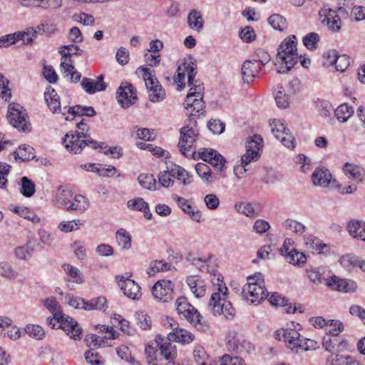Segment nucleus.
<instances>
[{
    "mask_svg": "<svg viewBox=\"0 0 365 365\" xmlns=\"http://www.w3.org/2000/svg\"><path fill=\"white\" fill-rule=\"evenodd\" d=\"M334 110L336 119L341 123L346 122L354 114V108L348 103H342Z\"/></svg>",
    "mask_w": 365,
    "mask_h": 365,
    "instance_id": "nucleus-37",
    "label": "nucleus"
},
{
    "mask_svg": "<svg viewBox=\"0 0 365 365\" xmlns=\"http://www.w3.org/2000/svg\"><path fill=\"white\" fill-rule=\"evenodd\" d=\"M194 340V335L190 331L180 329L179 327L175 332L168 334V341H175L182 344H190Z\"/></svg>",
    "mask_w": 365,
    "mask_h": 365,
    "instance_id": "nucleus-30",
    "label": "nucleus"
},
{
    "mask_svg": "<svg viewBox=\"0 0 365 365\" xmlns=\"http://www.w3.org/2000/svg\"><path fill=\"white\" fill-rule=\"evenodd\" d=\"M88 200L81 195H76L74 197L73 196V200H71L69 207H68L67 211L74 210L78 213H83L88 208Z\"/></svg>",
    "mask_w": 365,
    "mask_h": 365,
    "instance_id": "nucleus-31",
    "label": "nucleus"
},
{
    "mask_svg": "<svg viewBox=\"0 0 365 365\" xmlns=\"http://www.w3.org/2000/svg\"><path fill=\"white\" fill-rule=\"evenodd\" d=\"M63 270L69 277V280L75 283H82L83 280L81 277L79 269L69 264H65L63 265Z\"/></svg>",
    "mask_w": 365,
    "mask_h": 365,
    "instance_id": "nucleus-51",
    "label": "nucleus"
},
{
    "mask_svg": "<svg viewBox=\"0 0 365 365\" xmlns=\"http://www.w3.org/2000/svg\"><path fill=\"white\" fill-rule=\"evenodd\" d=\"M44 98L49 109L53 113H57L58 111H61V113L63 111V110H62L61 109L59 96H58L56 91L51 86L47 88L46 92L44 93Z\"/></svg>",
    "mask_w": 365,
    "mask_h": 365,
    "instance_id": "nucleus-27",
    "label": "nucleus"
},
{
    "mask_svg": "<svg viewBox=\"0 0 365 365\" xmlns=\"http://www.w3.org/2000/svg\"><path fill=\"white\" fill-rule=\"evenodd\" d=\"M186 282L195 297L200 298L205 294V285L200 277L189 276L186 279Z\"/></svg>",
    "mask_w": 365,
    "mask_h": 365,
    "instance_id": "nucleus-26",
    "label": "nucleus"
},
{
    "mask_svg": "<svg viewBox=\"0 0 365 365\" xmlns=\"http://www.w3.org/2000/svg\"><path fill=\"white\" fill-rule=\"evenodd\" d=\"M138 180L140 185L148 190H155L156 187V180L151 174L143 173L140 174Z\"/></svg>",
    "mask_w": 365,
    "mask_h": 365,
    "instance_id": "nucleus-52",
    "label": "nucleus"
},
{
    "mask_svg": "<svg viewBox=\"0 0 365 365\" xmlns=\"http://www.w3.org/2000/svg\"><path fill=\"white\" fill-rule=\"evenodd\" d=\"M263 140L259 135H255L250 140L246 143V150L248 152H255L259 153V150L262 148Z\"/></svg>",
    "mask_w": 365,
    "mask_h": 365,
    "instance_id": "nucleus-62",
    "label": "nucleus"
},
{
    "mask_svg": "<svg viewBox=\"0 0 365 365\" xmlns=\"http://www.w3.org/2000/svg\"><path fill=\"white\" fill-rule=\"evenodd\" d=\"M71 114L72 115H86L89 117L94 116L96 115V111L94 108L91 106H75L73 107L68 108L65 106L63 108V111L62 112V115L64 116L65 120H68L69 118L67 114Z\"/></svg>",
    "mask_w": 365,
    "mask_h": 365,
    "instance_id": "nucleus-24",
    "label": "nucleus"
},
{
    "mask_svg": "<svg viewBox=\"0 0 365 365\" xmlns=\"http://www.w3.org/2000/svg\"><path fill=\"white\" fill-rule=\"evenodd\" d=\"M25 332L31 337L37 340H41L45 336V331L43 329L36 324H28L25 327Z\"/></svg>",
    "mask_w": 365,
    "mask_h": 365,
    "instance_id": "nucleus-53",
    "label": "nucleus"
},
{
    "mask_svg": "<svg viewBox=\"0 0 365 365\" xmlns=\"http://www.w3.org/2000/svg\"><path fill=\"white\" fill-rule=\"evenodd\" d=\"M227 298V288L219 285L217 292L212 294L208 307L214 315L223 314L227 319H232L235 314V309Z\"/></svg>",
    "mask_w": 365,
    "mask_h": 365,
    "instance_id": "nucleus-3",
    "label": "nucleus"
},
{
    "mask_svg": "<svg viewBox=\"0 0 365 365\" xmlns=\"http://www.w3.org/2000/svg\"><path fill=\"white\" fill-rule=\"evenodd\" d=\"M161 331L167 335L168 340V334L175 332L178 328V322L173 318L166 317L165 319L161 321Z\"/></svg>",
    "mask_w": 365,
    "mask_h": 365,
    "instance_id": "nucleus-54",
    "label": "nucleus"
},
{
    "mask_svg": "<svg viewBox=\"0 0 365 365\" xmlns=\"http://www.w3.org/2000/svg\"><path fill=\"white\" fill-rule=\"evenodd\" d=\"M137 324L143 330L151 327V320L150 317L144 312L138 311L135 314Z\"/></svg>",
    "mask_w": 365,
    "mask_h": 365,
    "instance_id": "nucleus-61",
    "label": "nucleus"
},
{
    "mask_svg": "<svg viewBox=\"0 0 365 365\" xmlns=\"http://www.w3.org/2000/svg\"><path fill=\"white\" fill-rule=\"evenodd\" d=\"M175 304L178 314L187 319L197 330L205 331L209 329L208 323L203 319L197 309L187 302L186 297H178Z\"/></svg>",
    "mask_w": 365,
    "mask_h": 365,
    "instance_id": "nucleus-2",
    "label": "nucleus"
},
{
    "mask_svg": "<svg viewBox=\"0 0 365 365\" xmlns=\"http://www.w3.org/2000/svg\"><path fill=\"white\" fill-rule=\"evenodd\" d=\"M187 20L189 27L192 30L200 31L202 29L204 20L200 11L191 10L187 15Z\"/></svg>",
    "mask_w": 365,
    "mask_h": 365,
    "instance_id": "nucleus-33",
    "label": "nucleus"
},
{
    "mask_svg": "<svg viewBox=\"0 0 365 365\" xmlns=\"http://www.w3.org/2000/svg\"><path fill=\"white\" fill-rule=\"evenodd\" d=\"M343 170L346 174H349V178L356 180L358 182H363L362 174L359 168L354 164L346 163L344 165Z\"/></svg>",
    "mask_w": 365,
    "mask_h": 365,
    "instance_id": "nucleus-50",
    "label": "nucleus"
},
{
    "mask_svg": "<svg viewBox=\"0 0 365 365\" xmlns=\"http://www.w3.org/2000/svg\"><path fill=\"white\" fill-rule=\"evenodd\" d=\"M269 24L273 29L279 31H283L287 28V21L285 18L279 14H272L268 18Z\"/></svg>",
    "mask_w": 365,
    "mask_h": 365,
    "instance_id": "nucleus-56",
    "label": "nucleus"
},
{
    "mask_svg": "<svg viewBox=\"0 0 365 365\" xmlns=\"http://www.w3.org/2000/svg\"><path fill=\"white\" fill-rule=\"evenodd\" d=\"M316 107L321 117L331 120V115L334 108L331 103L324 100H318L316 102Z\"/></svg>",
    "mask_w": 365,
    "mask_h": 365,
    "instance_id": "nucleus-41",
    "label": "nucleus"
},
{
    "mask_svg": "<svg viewBox=\"0 0 365 365\" xmlns=\"http://www.w3.org/2000/svg\"><path fill=\"white\" fill-rule=\"evenodd\" d=\"M16 160H21L22 162L29 161L35 158L34 149L30 145H21L14 152Z\"/></svg>",
    "mask_w": 365,
    "mask_h": 365,
    "instance_id": "nucleus-38",
    "label": "nucleus"
},
{
    "mask_svg": "<svg viewBox=\"0 0 365 365\" xmlns=\"http://www.w3.org/2000/svg\"><path fill=\"white\" fill-rule=\"evenodd\" d=\"M113 324L118 327L120 329L127 334L128 335H134L135 333V329L130 326V322L125 319L120 314H115L112 318Z\"/></svg>",
    "mask_w": 365,
    "mask_h": 365,
    "instance_id": "nucleus-40",
    "label": "nucleus"
},
{
    "mask_svg": "<svg viewBox=\"0 0 365 365\" xmlns=\"http://www.w3.org/2000/svg\"><path fill=\"white\" fill-rule=\"evenodd\" d=\"M236 210L249 217L256 216L255 209L251 203L249 202H237L235 206Z\"/></svg>",
    "mask_w": 365,
    "mask_h": 365,
    "instance_id": "nucleus-64",
    "label": "nucleus"
},
{
    "mask_svg": "<svg viewBox=\"0 0 365 365\" xmlns=\"http://www.w3.org/2000/svg\"><path fill=\"white\" fill-rule=\"evenodd\" d=\"M136 73L138 76H142L147 89L149 91V98L152 102H158L160 98V93L158 91V81L155 76L152 74L150 68L145 67H139Z\"/></svg>",
    "mask_w": 365,
    "mask_h": 365,
    "instance_id": "nucleus-15",
    "label": "nucleus"
},
{
    "mask_svg": "<svg viewBox=\"0 0 365 365\" xmlns=\"http://www.w3.org/2000/svg\"><path fill=\"white\" fill-rule=\"evenodd\" d=\"M297 47H278L275 67L277 73H287L302 58Z\"/></svg>",
    "mask_w": 365,
    "mask_h": 365,
    "instance_id": "nucleus-7",
    "label": "nucleus"
},
{
    "mask_svg": "<svg viewBox=\"0 0 365 365\" xmlns=\"http://www.w3.org/2000/svg\"><path fill=\"white\" fill-rule=\"evenodd\" d=\"M312 180L315 186L327 187L331 180V175L327 168L319 167L312 173Z\"/></svg>",
    "mask_w": 365,
    "mask_h": 365,
    "instance_id": "nucleus-25",
    "label": "nucleus"
},
{
    "mask_svg": "<svg viewBox=\"0 0 365 365\" xmlns=\"http://www.w3.org/2000/svg\"><path fill=\"white\" fill-rule=\"evenodd\" d=\"M118 245L124 250L131 247V237L130 234L124 229H119L115 235Z\"/></svg>",
    "mask_w": 365,
    "mask_h": 365,
    "instance_id": "nucleus-46",
    "label": "nucleus"
},
{
    "mask_svg": "<svg viewBox=\"0 0 365 365\" xmlns=\"http://www.w3.org/2000/svg\"><path fill=\"white\" fill-rule=\"evenodd\" d=\"M198 155L202 160L208 163L215 168L220 177L225 178L226 160L217 150L211 148H202L199 151Z\"/></svg>",
    "mask_w": 365,
    "mask_h": 365,
    "instance_id": "nucleus-11",
    "label": "nucleus"
},
{
    "mask_svg": "<svg viewBox=\"0 0 365 365\" xmlns=\"http://www.w3.org/2000/svg\"><path fill=\"white\" fill-rule=\"evenodd\" d=\"M347 230L353 237L365 242V222L359 220L350 221L347 225Z\"/></svg>",
    "mask_w": 365,
    "mask_h": 365,
    "instance_id": "nucleus-28",
    "label": "nucleus"
},
{
    "mask_svg": "<svg viewBox=\"0 0 365 365\" xmlns=\"http://www.w3.org/2000/svg\"><path fill=\"white\" fill-rule=\"evenodd\" d=\"M277 106L280 108H287L289 105V97L282 87L277 86L274 93Z\"/></svg>",
    "mask_w": 365,
    "mask_h": 365,
    "instance_id": "nucleus-45",
    "label": "nucleus"
},
{
    "mask_svg": "<svg viewBox=\"0 0 365 365\" xmlns=\"http://www.w3.org/2000/svg\"><path fill=\"white\" fill-rule=\"evenodd\" d=\"M199 266H196L202 272L209 273L215 275L216 270V259L215 256L210 255L208 257H201Z\"/></svg>",
    "mask_w": 365,
    "mask_h": 365,
    "instance_id": "nucleus-36",
    "label": "nucleus"
},
{
    "mask_svg": "<svg viewBox=\"0 0 365 365\" xmlns=\"http://www.w3.org/2000/svg\"><path fill=\"white\" fill-rule=\"evenodd\" d=\"M73 192L68 189H62L59 187L56 192V200L58 207H63L67 210L68 207L73 200Z\"/></svg>",
    "mask_w": 365,
    "mask_h": 365,
    "instance_id": "nucleus-34",
    "label": "nucleus"
},
{
    "mask_svg": "<svg viewBox=\"0 0 365 365\" xmlns=\"http://www.w3.org/2000/svg\"><path fill=\"white\" fill-rule=\"evenodd\" d=\"M59 328L62 329L71 339H77L81 334V328L71 317L61 314Z\"/></svg>",
    "mask_w": 365,
    "mask_h": 365,
    "instance_id": "nucleus-18",
    "label": "nucleus"
},
{
    "mask_svg": "<svg viewBox=\"0 0 365 365\" xmlns=\"http://www.w3.org/2000/svg\"><path fill=\"white\" fill-rule=\"evenodd\" d=\"M6 118L9 122L19 130L26 132L31 130V124L27 120V113L19 104H9Z\"/></svg>",
    "mask_w": 365,
    "mask_h": 365,
    "instance_id": "nucleus-10",
    "label": "nucleus"
},
{
    "mask_svg": "<svg viewBox=\"0 0 365 365\" xmlns=\"http://www.w3.org/2000/svg\"><path fill=\"white\" fill-rule=\"evenodd\" d=\"M161 302H168L173 298L174 285L170 280L161 279Z\"/></svg>",
    "mask_w": 365,
    "mask_h": 365,
    "instance_id": "nucleus-43",
    "label": "nucleus"
},
{
    "mask_svg": "<svg viewBox=\"0 0 365 365\" xmlns=\"http://www.w3.org/2000/svg\"><path fill=\"white\" fill-rule=\"evenodd\" d=\"M261 66L256 65L252 60L245 61L241 68V75L245 83L250 84L259 76Z\"/></svg>",
    "mask_w": 365,
    "mask_h": 365,
    "instance_id": "nucleus-21",
    "label": "nucleus"
},
{
    "mask_svg": "<svg viewBox=\"0 0 365 365\" xmlns=\"http://www.w3.org/2000/svg\"><path fill=\"white\" fill-rule=\"evenodd\" d=\"M14 212L17 213L21 217L31 221L34 224L40 222V218L38 215L27 207H16L14 208Z\"/></svg>",
    "mask_w": 365,
    "mask_h": 365,
    "instance_id": "nucleus-49",
    "label": "nucleus"
},
{
    "mask_svg": "<svg viewBox=\"0 0 365 365\" xmlns=\"http://www.w3.org/2000/svg\"><path fill=\"white\" fill-rule=\"evenodd\" d=\"M81 86L89 94L105 91L107 87L106 83L103 82V75L99 76L96 81L88 78H83Z\"/></svg>",
    "mask_w": 365,
    "mask_h": 365,
    "instance_id": "nucleus-23",
    "label": "nucleus"
},
{
    "mask_svg": "<svg viewBox=\"0 0 365 365\" xmlns=\"http://www.w3.org/2000/svg\"><path fill=\"white\" fill-rule=\"evenodd\" d=\"M34 250V242L29 240L24 246L15 249V255L20 259H26L31 256Z\"/></svg>",
    "mask_w": 365,
    "mask_h": 365,
    "instance_id": "nucleus-42",
    "label": "nucleus"
},
{
    "mask_svg": "<svg viewBox=\"0 0 365 365\" xmlns=\"http://www.w3.org/2000/svg\"><path fill=\"white\" fill-rule=\"evenodd\" d=\"M44 306L53 314L56 319H61L63 314L61 306L54 297H50L43 302Z\"/></svg>",
    "mask_w": 365,
    "mask_h": 365,
    "instance_id": "nucleus-48",
    "label": "nucleus"
},
{
    "mask_svg": "<svg viewBox=\"0 0 365 365\" xmlns=\"http://www.w3.org/2000/svg\"><path fill=\"white\" fill-rule=\"evenodd\" d=\"M276 339L282 340L292 351L298 353L300 351V346L302 336L296 329L287 328L277 330L275 332Z\"/></svg>",
    "mask_w": 365,
    "mask_h": 365,
    "instance_id": "nucleus-12",
    "label": "nucleus"
},
{
    "mask_svg": "<svg viewBox=\"0 0 365 365\" xmlns=\"http://www.w3.org/2000/svg\"><path fill=\"white\" fill-rule=\"evenodd\" d=\"M44 24L37 26L36 28L29 27L24 31H16L0 37V46H11L18 41L22 40L25 45L34 43L37 34H42L45 31Z\"/></svg>",
    "mask_w": 365,
    "mask_h": 365,
    "instance_id": "nucleus-8",
    "label": "nucleus"
},
{
    "mask_svg": "<svg viewBox=\"0 0 365 365\" xmlns=\"http://www.w3.org/2000/svg\"><path fill=\"white\" fill-rule=\"evenodd\" d=\"M158 48V47H150L145 53V60L148 66H154L159 63L160 53Z\"/></svg>",
    "mask_w": 365,
    "mask_h": 365,
    "instance_id": "nucleus-58",
    "label": "nucleus"
},
{
    "mask_svg": "<svg viewBox=\"0 0 365 365\" xmlns=\"http://www.w3.org/2000/svg\"><path fill=\"white\" fill-rule=\"evenodd\" d=\"M321 22L329 29L336 31L341 28V19L336 12L331 9H324L319 11Z\"/></svg>",
    "mask_w": 365,
    "mask_h": 365,
    "instance_id": "nucleus-20",
    "label": "nucleus"
},
{
    "mask_svg": "<svg viewBox=\"0 0 365 365\" xmlns=\"http://www.w3.org/2000/svg\"><path fill=\"white\" fill-rule=\"evenodd\" d=\"M118 286L123 294L133 300H138L141 297L140 287L133 280L128 277H117Z\"/></svg>",
    "mask_w": 365,
    "mask_h": 365,
    "instance_id": "nucleus-16",
    "label": "nucleus"
},
{
    "mask_svg": "<svg viewBox=\"0 0 365 365\" xmlns=\"http://www.w3.org/2000/svg\"><path fill=\"white\" fill-rule=\"evenodd\" d=\"M106 308H108L106 299L103 297H98L90 301H86L85 310H105Z\"/></svg>",
    "mask_w": 365,
    "mask_h": 365,
    "instance_id": "nucleus-44",
    "label": "nucleus"
},
{
    "mask_svg": "<svg viewBox=\"0 0 365 365\" xmlns=\"http://www.w3.org/2000/svg\"><path fill=\"white\" fill-rule=\"evenodd\" d=\"M164 163L165 168L161 164V170L163 169V173L161 174V186L169 187L173 185V180L171 178L181 180L183 185H189L192 182V176L184 168L173 164L170 160H165Z\"/></svg>",
    "mask_w": 365,
    "mask_h": 365,
    "instance_id": "nucleus-6",
    "label": "nucleus"
},
{
    "mask_svg": "<svg viewBox=\"0 0 365 365\" xmlns=\"http://www.w3.org/2000/svg\"><path fill=\"white\" fill-rule=\"evenodd\" d=\"M279 252L290 264L301 266L306 262L307 257L305 255L298 252L294 247V241L290 238L285 239L282 246L279 249Z\"/></svg>",
    "mask_w": 365,
    "mask_h": 365,
    "instance_id": "nucleus-13",
    "label": "nucleus"
},
{
    "mask_svg": "<svg viewBox=\"0 0 365 365\" xmlns=\"http://www.w3.org/2000/svg\"><path fill=\"white\" fill-rule=\"evenodd\" d=\"M87 138L88 136L83 132L74 133L73 131H71L63 138V144L68 152L73 154L80 153L86 146H91L93 149L103 148V143L98 145L96 141Z\"/></svg>",
    "mask_w": 365,
    "mask_h": 365,
    "instance_id": "nucleus-5",
    "label": "nucleus"
},
{
    "mask_svg": "<svg viewBox=\"0 0 365 365\" xmlns=\"http://www.w3.org/2000/svg\"><path fill=\"white\" fill-rule=\"evenodd\" d=\"M327 285L332 290L344 293L354 292L357 286L354 281L332 276L327 281Z\"/></svg>",
    "mask_w": 365,
    "mask_h": 365,
    "instance_id": "nucleus-17",
    "label": "nucleus"
},
{
    "mask_svg": "<svg viewBox=\"0 0 365 365\" xmlns=\"http://www.w3.org/2000/svg\"><path fill=\"white\" fill-rule=\"evenodd\" d=\"M193 357L197 365H207L209 356L202 346H197L195 348Z\"/></svg>",
    "mask_w": 365,
    "mask_h": 365,
    "instance_id": "nucleus-59",
    "label": "nucleus"
},
{
    "mask_svg": "<svg viewBox=\"0 0 365 365\" xmlns=\"http://www.w3.org/2000/svg\"><path fill=\"white\" fill-rule=\"evenodd\" d=\"M197 66L191 57L185 58L184 62L178 66L177 75L174 76V83L177 86L178 91L185 88V76L187 77L188 86L190 87L188 93L194 97H203L204 86L200 80H195Z\"/></svg>",
    "mask_w": 365,
    "mask_h": 365,
    "instance_id": "nucleus-1",
    "label": "nucleus"
},
{
    "mask_svg": "<svg viewBox=\"0 0 365 365\" xmlns=\"http://www.w3.org/2000/svg\"><path fill=\"white\" fill-rule=\"evenodd\" d=\"M255 58L252 61L259 62L262 65H265L271 60V56L264 47H258L254 52Z\"/></svg>",
    "mask_w": 365,
    "mask_h": 365,
    "instance_id": "nucleus-63",
    "label": "nucleus"
},
{
    "mask_svg": "<svg viewBox=\"0 0 365 365\" xmlns=\"http://www.w3.org/2000/svg\"><path fill=\"white\" fill-rule=\"evenodd\" d=\"M261 278L260 273L255 277H248V283L242 289L243 297L250 304H259L269 296Z\"/></svg>",
    "mask_w": 365,
    "mask_h": 365,
    "instance_id": "nucleus-4",
    "label": "nucleus"
},
{
    "mask_svg": "<svg viewBox=\"0 0 365 365\" xmlns=\"http://www.w3.org/2000/svg\"><path fill=\"white\" fill-rule=\"evenodd\" d=\"M205 102L203 101V97L197 98V100L194 104L190 106V109H185L186 115L189 116V122H192V120L196 116L203 115L205 113Z\"/></svg>",
    "mask_w": 365,
    "mask_h": 365,
    "instance_id": "nucleus-39",
    "label": "nucleus"
},
{
    "mask_svg": "<svg viewBox=\"0 0 365 365\" xmlns=\"http://www.w3.org/2000/svg\"><path fill=\"white\" fill-rule=\"evenodd\" d=\"M305 243L312 251H317L319 253L323 252L324 250L327 248L326 244L322 243L319 238L314 236L307 237L305 238Z\"/></svg>",
    "mask_w": 365,
    "mask_h": 365,
    "instance_id": "nucleus-47",
    "label": "nucleus"
},
{
    "mask_svg": "<svg viewBox=\"0 0 365 365\" xmlns=\"http://www.w3.org/2000/svg\"><path fill=\"white\" fill-rule=\"evenodd\" d=\"M269 124L274 137L279 140L285 147L288 148L295 147L294 137L281 120L273 119Z\"/></svg>",
    "mask_w": 365,
    "mask_h": 365,
    "instance_id": "nucleus-14",
    "label": "nucleus"
},
{
    "mask_svg": "<svg viewBox=\"0 0 365 365\" xmlns=\"http://www.w3.org/2000/svg\"><path fill=\"white\" fill-rule=\"evenodd\" d=\"M198 135L199 132L196 128L195 121H191L189 125L181 128L178 147L182 155L189 156L193 154L192 146Z\"/></svg>",
    "mask_w": 365,
    "mask_h": 365,
    "instance_id": "nucleus-9",
    "label": "nucleus"
},
{
    "mask_svg": "<svg viewBox=\"0 0 365 365\" xmlns=\"http://www.w3.org/2000/svg\"><path fill=\"white\" fill-rule=\"evenodd\" d=\"M195 170L200 179L207 185H211L223 178L219 173H213L210 168L204 163H198L195 165Z\"/></svg>",
    "mask_w": 365,
    "mask_h": 365,
    "instance_id": "nucleus-22",
    "label": "nucleus"
},
{
    "mask_svg": "<svg viewBox=\"0 0 365 365\" xmlns=\"http://www.w3.org/2000/svg\"><path fill=\"white\" fill-rule=\"evenodd\" d=\"M85 359L91 365H105V359L94 349L86 351Z\"/></svg>",
    "mask_w": 365,
    "mask_h": 365,
    "instance_id": "nucleus-57",
    "label": "nucleus"
},
{
    "mask_svg": "<svg viewBox=\"0 0 365 365\" xmlns=\"http://www.w3.org/2000/svg\"><path fill=\"white\" fill-rule=\"evenodd\" d=\"M21 194L27 197H31L35 191V184L29 180L27 177H23L21 180Z\"/></svg>",
    "mask_w": 365,
    "mask_h": 365,
    "instance_id": "nucleus-60",
    "label": "nucleus"
},
{
    "mask_svg": "<svg viewBox=\"0 0 365 365\" xmlns=\"http://www.w3.org/2000/svg\"><path fill=\"white\" fill-rule=\"evenodd\" d=\"M284 227L296 234H302L305 231V226L297 220L287 219L283 222Z\"/></svg>",
    "mask_w": 365,
    "mask_h": 365,
    "instance_id": "nucleus-55",
    "label": "nucleus"
},
{
    "mask_svg": "<svg viewBox=\"0 0 365 365\" xmlns=\"http://www.w3.org/2000/svg\"><path fill=\"white\" fill-rule=\"evenodd\" d=\"M128 207L134 210L143 212L144 217L146 219H151L152 214L150 212L148 204L143 198L137 197L130 200L128 202Z\"/></svg>",
    "mask_w": 365,
    "mask_h": 365,
    "instance_id": "nucleus-35",
    "label": "nucleus"
},
{
    "mask_svg": "<svg viewBox=\"0 0 365 365\" xmlns=\"http://www.w3.org/2000/svg\"><path fill=\"white\" fill-rule=\"evenodd\" d=\"M137 98L136 93L131 84L119 87L118 91V101L123 108H128L134 103Z\"/></svg>",
    "mask_w": 365,
    "mask_h": 365,
    "instance_id": "nucleus-19",
    "label": "nucleus"
},
{
    "mask_svg": "<svg viewBox=\"0 0 365 365\" xmlns=\"http://www.w3.org/2000/svg\"><path fill=\"white\" fill-rule=\"evenodd\" d=\"M161 338V355L168 361L165 365H178L176 364L173 360L177 356V349L175 345L173 344L170 341H163Z\"/></svg>",
    "mask_w": 365,
    "mask_h": 365,
    "instance_id": "nucleus-29",
    "label": "nucleus"
},
{
    "mask_svg": "<svg viewBox=\"0 0 365 365\" xmlns=\"http://www.w3.org/2000/svg\"><path fill=\"white\" fill-rule=\"evenodd\" d=\"M267 299L272 305L284 307L287 313H295L297 311V307L294 306L292 308L288 300L278 292H274Z\"/></svg>",
    "mask_w": 365,
    "mask_h": 365,
    "instance_id": "nucleus-32",
    "label": "nucleus"
}]
</instances>
